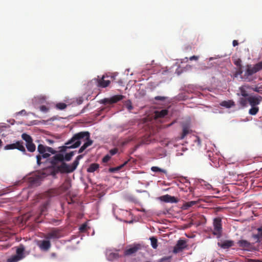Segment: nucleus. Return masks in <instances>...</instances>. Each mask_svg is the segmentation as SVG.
Masks as SVG:
<instances>
[{"label": "nucleus", "mask_w": 262, "mask_h": 262, "mask_svg": "<svg viewBox=\"0 0 262 262\" xmlns=\"http://www.w3.org/2000/svg\"><path fill=\"white\" fill-rule=\"evenodd\" d=\"M243 73V71L242 69V67H238V70L236 72L235 76H237L238 75H241Z\"/></svg>", "instance_id": "nucleus-46"}, {"label": "nucleus", "mask_w": 262, "mask_h": 262, "mask_svg": "<svg viewBox=\"0 0 262 262\" xmlns=\"http://www.w3.org/2000/svg\"><path fill=\"white\" fill-rule=\"evenodd\" d=\"M40 110L44 113H47L49 111V108L45 105L40 106Z\"/></svg>", "instance_id": "nucleus-43"}, {"label": "nucleus", "mask_w": 262, "mask_h": 262, "mask_svg": "<svg viewBox=\"0 0 262 262\" xmlns=\"http://www.w3.org/2000/svg\"><path fill=\"white\" fill-rule=\"evenodd\" d=\"M189 133V129L188 126H185L183 127V132L181 137V139H184L185 136Z\"/></svg>", "instance_id": "nucleus-30"}, {"label": "nucleus", "mask_w": 262, "mask_h": 262, "mask_svg": "<svg viewBox=\"0 0 262 262\" xmlns=\"http://www.w3.org/2000/svg\"><path fill=\"white\" fill-rule=\"evenodd\" d=\"M125 107L127 108L129 111H130L133 109V106L130 100H128L125 103Z\"/></svg>", "instance_id": "nucleus-37"}, {"label": "nucleus", "mask_w": 262, "mask_h": 262, "mask_svg": "<svg viewBox=\"0 0 262 262\" xmlns=\"http://www.w3.org/2000/svg\"><path fill=\"white\" fill-rule=\"evenodd\" d=\"M260 98H262L260 96L259 97L250 96L248 98V101L251 106H256L260 102Z\"/></svg>", "instance_id": "nucleus-17"}, {"label": "nucleus", "mask_w": 262, "mask_h": 262, "mask_svg": "<svg viewBox=\"0 0 262 262\" xmlns=\"http://www.w3.org/2000/svg\"><path fill=\"white\" fill-rule=\"evenodd\" d=\"M258 233L253 234L252 237L256 240V243H260L262 240V227L257 228Z\"/></svg>", "instance_id": "nucleus-21"}, {"label": "nucleus", "mask_w": 262, "mask_h": 262, "mask_svg": "<svg viewBox=\"0 0 262 262\" xmlns=\"http://www.w3.org/2000/svg\"><path fill=\"white\" fill-rule=\"evenodd\" d=\"M261 70H262V61L258 62L253 66L248 64L242 79L248 82L252 81L254 79L253 75Z\"/></svg>", "instance_id": "nucleus-2"}, {"label": "nucleus", "mask_w": 262, "mask_h": 262, "mask_svg": "<svg viewBox=\"0 0 262 262\" xmlns=\"http://www.w3.org/2000/svg\"><path fill=\"white\" fill-rule=\"evenodd\" d=\"M67 105L66 103L62 102L58 103L56 105V107L57 109L60 110H64L67 107Z\"/></svg>", "instance_id": "nucleus-35"}, {"label": "nucleus", "mask_w": 262, "mask_h": 262, "mask_svg": "<svg viewBox=\"0 0 262 262\" xmlns=\"http://www.w3.org/2000/svg\"><path fill=\"white\" fill-rule=\"evenodd\" d=\"M248 262H262V260L255 259H248Z\"/></svg>", "instance_id": "nucleus-48"}, {"label": "nucleus", "mask_w": 262, "mask_h": 262, "mask_svg": "<svg viewBox=\"0 0 262 262\" xmlns=\"http://www.w3.org/2000/svg\"><path fill=\"white\" fill-rule=\"evenodd\" d=\"M187 247L186 242L184 240H179L173 248V252L178 253L182 252Z\"/></svg>", "instance_id": "nucleus-12"}, {"label": "nucleus", "mask_w": 262, "mask_h": 262, "mask_svg": "<svg viewBox=\"0 0 262 262\" xmlns=\"http://www.w3.org/2000/svg\"><path fill=\"white\" fill-rule=\"evenodd\" d=\"M24 112H25V110L21 111L22 113H24Z\"/></svg>", "instance_id": "nucleus-57"}, {"label": "nucleus", "mask_w": 262, "mask_h": 262, "mask_svg": "<svg viewBox=\"0 0 262 262\" xmlns=\"http://www.w3.org/2000/svg\"><path fill=\"white\" fill-rule=\"evenodd\" d=\"M49 142L50 143H53V141H52V140H49Z\"/></svg>", "instance_id": "nucleus-53"}, {"label": "nucleus", "mask_w": 262, "mask_h": 262, "mask_svg": "<svg viewBox=\"0 0 262 262\" xmlns=\"http://www.w3.org/2000/svg\"><path fill=\"white\" fill-rule=\"evenodd\" d=\"M213 231L212 234L217 238H220L222 236L223 231L221 218H214L213 222Z\"/></svg>", "instance_id": "nucleus-6"}, {"label": "nucleus", "mask_w": 262, "mask_h": 262, "mask_svg": "<svg viewBox=\"0 0 262 262\" xmlns=\"http://www.w3.org/2000/svg\"><path fill=\"white\" fill-rule=\"evenodd\" d=\"M63 236L62 230L59 228H53L47 233L45 237L48 239H58Z\"/></svg>", "instance_id": "nucleus-8"}, {"label": "nucleus", "mask_w": 262, "mask_h": 262, "mask_svg": "<svg viewBox=\"0 0 262 262\" xmlns=\"http://www.w3.org/2000/svg\"><path fill=\"white\" fill-rule=\"evenodd\" d=\"M110 159L111 157L108 155H107L103 157L102 161L104 163H106L110 160Z\"/></svg>", "instance_id": "nucleus-44"}, {"label": "nucleus", "mask_w": 262, "mask_h": 262, "mask_svg": "<svg viewBox=\"0 0 262 262\" xmlns=\"http://www.w3.org/2000/svg\"><path fill=\"white\" fill-rule=\"evenodd\" d=\"M21 138L26 141V143L31 142V141H33L32 137L26 133H24L21 135Z\"/></svg>", "instance_id": "nucleus-27"}, {"label": "nucleus", "mask_w": 262, "mask_h": 262, "mask_svg": "<svg viewBox=\"0 0 262 262\" xmlns=\"http://www.w3.org/2000/svg\"><path fill=\"white\" fill-rule=\"evenodd\" d=\"M74 155V151H71L69 153H67L65 155V156H64V160H65L67 161H69L71 160L72 157Z\"/></svg>", "instance_id": "nucleus-33"}, {"label": "nucleus", "mask_w": 262, "mask_h": 262, "mask_svg": "<svg viewBox=\"0 0 262 262\" xmlns=\"http://www.w3.org/2000/svg\"><path fill=\"white\" fill-rule=\"evenodd\" d=\"M24 112H25V110L21 111L22 113H24Z\"/></svg>", "instance_id": "nucleus-56"}, {"label": "nucleus", "mask_w": 262, "mask_h": 262, "mask_svg": "<svg viewBox=\"0 0 262 262\" xmlns=\"http://www.w3.org/2000/svg\"><path fill=\"white\" fill-rule=\"evenodd\" d=\"M241 95L244 97L248 96V94L247 91L243 88H240Z\"/></svg>", "instance_id": "nucleus-39"}, {"label": "nucleus", "mask_w": 262, "mask_h": 262, "mask_svg": "<svg viewBox=\"0 0 262 262\" xmlns=\"http://www.w3.org/2000/svg\"><path fill=\"white\" fill-rule=\"evenodd\" d=\"M87 229V225L86 223L82 224L79 227V230L81 232H85Z\"/></svg>", "instance_id": "nucleus-40"}, {"label": "nucleus", "mask_w": 262, "mask_h": 262, "mask_svg": "<svg viewBox=\"0 0 262 262\" xmlns=\"http://www.w3.org/2000/svg\"><path fill=\"white\" fill-rule=\"evenodd\" d=\"M71 187V184L68 182H64L59 188L55 189H51L48 191V195L49 196H53L59 195L63 192L68 191Z\"/></svg>", "instance_id": "nucleus-5"}, {"label": "nucleus", "mask_w": 262, "mask_h": 262, "mask_svg": "<svg viewBox=\"0 0 262 262\" xmlns=\"http://www.w3.org/2000/svg\"><path fill=\"white\" fill-rule=\"evenodd\" d=\"M48 204H49V203L48 202H47L45 203H44V204L42 205V206L41 207V210H40L41 214H42L43 213V212L45 210H46L47 207L48 205Z\"/></svg>", "instance_id": "nucleus-41"}, {"label": "nucleus", "mask_w": 262, "mask_h": 262, "mask_svg": "<svg viewBox=\"0 0 262 262\" xmlns=\"http://www.w3.org/2000/svg\"><path fill=\"white\" fill-rule=\"evenodd\" d=\"M83 155L78 156L72 164H68L65 162H62L59 166L58 167V170L61 173H69L73 172L79 164V160L82 158Z\"/></svg>", "instance_id": "nucleus-4"}, {"label": "nucleus", "mask_w": 262, "mask_h": 262, "mask_svg": "<svg viewBox=\"0 0 262 262\" xmlns=\"http://www.w3.org/2000/svg\"><path fill=\"white\" fill-rule=\"evenodd\" d=\"M159 199L161 201L166 203H177L178 202V199L177 198L169 194L162 195Z\"/></svg>", "instance_id": "nucleus-14"}, {"label": "nucleus", "mask_w": 262, "mask_h": 262, "mask_svg": "<svg viewBox=\"0 0 262 262\" xmlns=\"http://www.w3.org/2000/svg\"><path fill=\"white\" fill-rule=\"evenodd\" d=\"M118 149L116 148H113L110 151V153L112 156L115 155L118 152Z\"/></svg>", "instance_id": "nucleus-45"}, {"label": "nucleus", "mask_w": 262, "mask_h": 262, "mask_svg": "<svg viewBox=\"0 0 262 262\" xmlns=\"http://www.w3.org/2000/svg\"><path fill=\"white\" fill-rule=\"evenodd\" d=\"M60 222V221L55 220V219H53L51 221V223L53 224H56V225H59Z\"/></svg>", "instance_id": "nucleus-47"}, {"label": "nucleus", "mask_w": 262, "mask_h": 262, "mask_svg": "<svg viewBox=\"0 0 262 262\" xmlns=\"http://www.w3.org/2000/svg\"><path fill=\"white\" fill-rule=\"evenodd\" d=\"M232 44L234 47H235L238 45V42L237 40H234L232 42Z\"/></svg>", "instance_id": "nucleus-50"}, {"label": "nucleus", "mask_w": 262, "mask_h": 262, "mask_svg": "<svg viewBox=\"0 0 262 262\" xmlns=\"http://www.w3.org/2000/svg\"><path fill=\"white\" fill-rule=\"evenodd\" d=\"M104 76H103L101 79H98V84L97 85L99 87L101 88H106L107 87L110 83V81L108 80H104Z\"/></svg>", "instance_id": "nucleus-20"}, {"label": "nucleus", "mask_w": 262, "mask_h": 262, "mask_svg": "<svg viewBox=\"0 0 262 262\" xmlns=\"http://www.w3.org/2000/svg\"><path fill=\"white\" fill-rule=\"evenodd\" d=\"M254 91H255V92H258V90H257V88H255V89L254 90Z\"/></svg>", "instance_id": "nucleus-55"}, {"label": "nucleus", "mask_w": 262, "mask_h": 262, "mask_svg": "<svg viewBox=\"0 0 262 262\" xmlns=\"http://www.w3.org/2000/svg\"><path fill=\"white\" fill-rule=\"evenodd\" d=\"M26 146L27 148V150L31 152H34L36 149V146L33 143V141L31 142H29L26 144Z\"/></svg>", "instance_id": "nucleus-25"}, {"label": "nucleus", "mask_w": 262, "mask_h": 262, "mask_svg": "<svg viewBox=\"0 0 262 262\" xmlns=\"http://www.w3.org/2000/svg\"><path fill=\"white\" fill-rule=\"evenodd\" d=\"M167 99V97L164 96H156L155 99L158 101H164Z\"/></svg>", "instance_id": "nucleus-42"}, {"label": "nucleus", "mask_w": 262, "mask_h": 262, "mask_svg": "<svg viewBox=\"0 0 262 262\" xmlns=\"http://www.w3.org/2000/svg\"><path fill=\"white\" fill-rule=\"evenodd\" d=\"M196 204V201H190V202H186L185 204H184V205L183 206V208L184 209H187L195 205Z\"/></svg>", "instance_id": "nucleus-28"}, {"label": "nucleus", "mask_w": 262, "mask_h": 262, "mask_svg": "<svg viewBox=\"0 0 262 262\" xmlns=\"http://www.w3.org/2000/svg\"><path fill=\"white\" fill-rule=\"evenodd\" d=\"M259 111V107L256 106H251V108L249 110V113L251 115H255Z\"/></svg>", "instance_id": "nucleus-29"}, {"label": "nucleus", "mask_w": 262, "mask_h": 262, "mask_svg": "<svg viewBox=\"0 0 262 262\" xmlns=\"http://www.w3.org/2000/svg\"><path fill=\"white\" fill-rule=\"evenodd\" d=\"M99 165L97 163H92L87 169L88 172H94L99 169Z\"/></svg>", "instance_id": "nucleus-24"}, {"label": "nucleus", "mask_w": 262, "mask_h": 262, "mask_svg": "<svg viewBox=\"0 0 262 262\" xmlns=\"http://www.w3.org/2000/svg\"><path fill=\"white\" fill-rule=\"evenodd\" d=\"M234 245V242L232 240H225L222 241L221 242L217 243V245L220 248L223 249H227L230 248V247L233 246Z\"/></svg>", "instance_id": "nucleus-13"}, {"label": "nucleus", "mask_w": 262, "mask_h": 262, "mask_svg": "<svg viewBox=\"0 0 262 262\" xmlns=\"http://www.w3.org/2000/svg\"><path fill=\"white\" fill-rule=\"evenodd\" d=\"M90 137L89 132H81L74 135L73 137L67 142L66 146L60 147V151L64 152L68 148H75L79 147L81 144L80 140L86 137L88 138Z\"/></svg>", "instance_id": "nucleus-1"}, {"label": "nucleus", "mask_w": 262, "mask_h": 262, "mask_svg": "<svg viewBox=\"0 0 262 262\" xmlns=\"http://www.w3.org/2000/svg\"><path fill=\"white\" fill-rule=\"evenodd\" d=\"M127 162H125L123 164L116 167L110 168L108 169V171L110 172H115L118 171H119L127 163Z\"/></svg>", "instance_id": "nucleus-26"}, {"label": "nucleus", "mask_w": 262, "mask_h": 262, "mask_svg": "<svg viewBox=\"0 0 262 262\" xmlns=\"http://www.w3.org/2000/svg\"><path fill=\"white\" fill-rule=\"evenodd\" d=\"M233 63L237 67H242V60L240 58H236L233 60Z\"/></svg>", "instance_id": "nucleus-38"}, {"label": "nucleus", "mask_w": 262, "mask_h": 262, "mask_svg": "<svg viewBox=\"0 0 262 262\" xmlns=\"http://www.w3.org/2000/svg\"><path fill=\"white\" fill-rule=\"evenodd\" d=\"M198 59H199V57L197 56H195V55H193L189 58V59L190 60H198Z\"/></svg>", "instance_id": "nucleus-49"}, {"label": "nucleus", "mask_w": 262, "mask_h": 262, "mask_svg": "<svg viewBox=\"0 0 262 262\" xmlns=\"http://www.w3.org/2000/svg\"><path fill=\"white\" fill-rule=\"evenodd\" d=\"M90 136L86 138V137L83 139L80 140L81 142L82 141L86 140V142L83 144V145L79 148L78 150V153L82 152L88 147L91 145L93 144V141L90 139Z\"/></svg>", "instance_id": "nucleus-16"}, {"label": "nucleus", "mask_w": 262, "mask_h": 262, "mask_svg": "<svg viewBox=\"0 0 262 262\" xmlns=\"http://www.w3.org/2000/svg\"><path fill=\"white\" fill-rule=\"evenodd\" d=\"M52 255L53 256H55L56 254L53 253H52Z\"/></svg>", "instance_id": "nucleus-54"}, {"label": "nucleus", "mask_w": 262, "mask_h": 262, "mask_svg": "<svg viewBox=\"0 0 262 262\" xmlns=\"http://www.w3.org/2000/svg\"><path fill=\"white\" fill-rule=\"evenodd\" d=\"M25 250V247L23 244H20L16 248V255L20 257L21 259H23L25 257L24 253Z\"/></svg>", "instance_id": "nucleus-18"}, {"label": "nucleus", "mask_w": 262, "mask_h": 262, "mask_svg": "<svg viewBox=\"0 0 262 262\" xmlns=\"http://www.w3.org/2000/svg\"><path fill=\"white\" fill-rule=\"evenodd\" d=\"M5 150H10L17 149L23 152L24 154H26V149L23 145V142L21 141H18L16 143L7 144L4 147Z\"/></svg>", "instance_id": "nucleus-9"}, {"label": "nucleus", "mask_w": 262, "mask_h": 262, "mask_svg": "<svg viewBox=\"0 0 262 262\" xmlns=\"http://www.w3.org/2000/svg\"><path fill=\"white\" fill-rule=\"evenodd\" d=\"M2 145V141L1 140H0V146H1Z\"/></svg>", "instance_id": "nucleus-52"}, {"label": "nucleus", "mask_w": 262, "mask_h": 262, "mask_svg": "<svg viewBox=\"0 0 262 262\" xmlns=\"http://www.w3.org/2000/svg\"><path fill=\"white\" fill-rule=\"evenodd\" d=\"M168 114V111L166 109L155 112V118H163Z\"/></svg>", "instance_id": "nucleus-22"}, {"label": "nucleus", "mask_w": 262, "mask_h": 262, "mask_svg": "<svg viewBox=\"0 0 262 262\" xmlns=\"http://www.w3.org/2000/svg\"><path fill=\"white\" fill-rule=\"evenodd\" d=\"M124 98V96L122 95H117L113 96L110 98H105L102 100V103L106 104L107 103L113 104L117 103V102L122 100Z\"/></svg>", "instance_id": "nucleus-10"}, {"label": "nucleus", "mask_w": 262, "mask_h": 262, "mask_svg": "<svg viewBox=\"0 0 262 262\" xmlns=\"http://www.w3.org/2000/svg\"><path fill=\"white\" fill-rule=\"evenodd\" d=\"M141 249V245L140 244H135L133 246H130L128 248H127L124 251V254L126 256L133 255Z\"/></svg>", "instance_id": "nucleus-11"}, {"label": "nucleus", "mask_w": 262, "mask_h": 262, "mask_svg": "<svg viewBox=\"0 0 262 262\" xmlns=\"http://www.w3.org/2000/svg\"><path fill=\"white\" fill-rule=\"evenodd\" d=\"M63 161L64 156L61 154H56L50 159V163L52 165L54 170L57 172H60L58 167L59 166L62 162H64Z\"/></svg>", "instance_id": "nucleus-7"}, {"label": "nucleus", "mask_w": 262, "mask_h": 262, "mask_svg": "<svg viewBox=\"0 0 262 262\" xmlns=\"http://www.w3.org/2000/svg\"><path fill=\"white\" fill-rule=\"evenodd\" d=\"M191 49V47L190 46H188L186 48V50H187L188 49Z\"/></svg>", "instance_id": "nucleus-51"}, {"label": "nucleus", "mask_w": 262, "mask_h": 262, "mask_svg": "<svg viewBox=\"0 0 262 262\" xmlns=\"http://www.w3.org/2000/svg\"><path fill=\"white\" fill-rule=\"evenodd\" d=\"M240 104L243 106L245 107L247 105L248 101V98H241L239 100Z\"/></svg>", "instance_id": "nucleus-36"}, {"label": "nucleus", "mask_w": 262, "mask_h": 262, "mask_svg": "<svg viewBox=\"0 0 262 262\" xmlns=\"http://www.w3.org/2000/svg\"><path fill=\"white\" fill-rule=\"evenodd\" d=\"M150 240L151 242V245L154 249H157L158 247V240L155 237H151L150 238Z\"/></svg>", "instance_id": "nucleus-32"}, {"label": "nucleus", "mask_w": 262, "mask_h": 262, "mask_svg": "<svg viewBox=\"0 0 262 262\" xmlns=\"http://www.w3.org/2000/svg\"><path fill=\"white\" fill-rule=\"evenodd\" d=\"M238 246L244 250H248L251 247L250 242L246 240L242 239L237 242Z\"/></svg>", "instance_id": "nucleus-19"}, {"label": "nucleus", "mask_w": 262, "mask_h": 262, "mask_svg": "<svg viewBox=\"0 0 262 262\" xmlns=\"http://www.w3.org/2000/svg\"><path fill=\"white\" fill-rule=\"evenodd\" d=\"M38 246L41 250L46 251L51 248V244L49 240H42L39 242Z\"/></svg>", "instance_id": "nucleus-15"}, {"label": "nucleus", "mask_w": 262, "mask_h": 262, "mask_svg": "<svg viewBox=\"0 0 262 262\" xmlns=\"http://www.w3.org/2000/svg\"><path fill=\"white\" fill-rule=\"evenodd\" d=\"M20 260L21 259L20 258V257L15 254L14 255H12L11 257L8 258L7 260V262H17Z\"/></svg>", "instance_id": "nucleus-31"}, {"label": "nucleus", "mask_w": 262, "mask_h": 262, "mask_svg": "<svg viewBox=\"0 0 262 262\" xmlns=\"http://www.w3.org/2000/svg\"><path fill=\"white\" fill-rule=\"evenodd\" d=\"M151 170L154 172H162L164 173H166V170L163 169H161L158 167L157 166H152L151 168Z\"/></svg>", "instance_id": "nucleus-34"}, {"label": "nucleus", "mask_w": 262, "mask_h": 262, "mask_svg": "<svg viewBox=\"0 0 262 262\" xmlns=\"http://www.w3.org/2000/svg\"><path fill=\"white\" fill-rule=\"evenodd\" d=\"M220 104L221 106L226 108H230L235 106V103L232 100L223 101Z\"/></svg>", "instance_id": "nucleus-23"}, {"label": "nucleus", "mask_w": 262, "mask_h": 262, "mask_svg": "<svg viewBox=\"0 0 262 262\" xmlns=\"http://www.w3.org/2000/svg\"><path fill=\"white\" fill-rule=\"evenodd\" d=\"M37 151L40 155L36 156L37 164L38 165L41 164V160L42 158H47L50 156L49 153L54 154L56 151L52 147L45 146L43 144H40L37 146Z\"/></svg>", "instance_id": "nucleus-3"}]
</instances>
